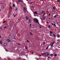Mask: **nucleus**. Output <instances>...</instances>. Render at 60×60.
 <instances>
[{"label":"nucleus","mask_w":60,"mask_h":60,"mask_svg":"<svg viewBox=\"0 0 60 60\" xmlns=\"http://www.w3.org/2000/svg\"><path fill=\"white\" fill-rule=\"evenodd\" d=\"M54 56L55 57H56L57 56V55H56V54H55L54 55Z\"/></svg>","instance_id":"25"},{"label":"nucleus","mask_w":60,"mask_h":60,"mask_svg":"<svg viewBox=\"0 0 60 60\" xmlns=\"http://www.w3.org/2000/svg\"><path fill=\"white\" fill-rule=\"evenodd\" d=\"M17 44H18V45H20V44H19V43H18Z\"/></svg>","instance_id":"45"},{"label":"nucleus","mask_w":60,"mask_h":60,"mask_svg":"<svg viewBox=\"0 0 60 60\" xmlns=\"http://www.w3.org/2000/svg\"><path fill=\"white\" fill-rule=\"evenodd\" d=\"M53 25L55 26H56V24H54Z\"/></svg>","instance_id":"31"},{"label":"nucleus","mask_w":60,"mask_h":60,"mask_svg":"<svg viewBox=\"0 0 60 60\" xmlns=\"http://www.w3.org/2000/svg\"><path fill=\"white\" fill-rule=\"evenodd\" d=\"M11 21H12L11 20L10 21V22H11Z\"/></svg>","instance_id":"58"},{"label":"nucleus","mask_w":60,"mask_h":60,"mask_svg":"<svg viewBox=\"0 0 60 60\" xmlns=\"http://www.w3.org/2000/svg\"><path fill=\"white\" fill-rule=\"evenodd\" d=\"M8 20H9V21H10V19H8Z\"/></svg>","instance_id":"63"},{"label":"nucleus","mask_w":60,"mask_h":60,"mask_svg":"<svg viewBox=\"0 0 60 60\" xmlns=\"http://www.w3.org/2000/svg\"><path fill=\"white\" fill-rule=\"evenodd\" d=\"M1 11V9H0V11Z\"/></svg>","instance_id":"59"},{"label":"nucleus","mask_w":60,"mask_h":60,"mask_svg":"<svg viewBox=\"0 0 60 60\" xmlns=\"http://www.w3.org/2000/svg\"><path fill=\"white\" fill-rule=\"evenodd\" d=\"M46 19V18L44 17V18H43V19Z\"/></svg>","instance_id":"28"},{"label":"nucleus","mask_w":60,"mask_h":60,"mask_svg":"<svg viewBox=\"0 0 60 60\" xmlns=\"http://www.w3.org/2000/svg\"><path fill=\"white\" fill-rule=\"evenodd\" d=\"M37 60H38V59L37 58Z\"/></svg>","instance_id":"56"},{"label":"nucleus","mask_w":60,"mask_h":60,"mask_svg":"<svg viewBox=\"0 0 60 60\" xmlns=\"http://www.w3.org/2000/svg\"><path fill=\"white\" fill-rule=\"evenodd\" d=\"M45 12V11H42V14H43V13H44Z\"/></svg>","instance_id":"14"},{"label":"nucleus","mask_w":60,"mask_h":60,"mask_svg":"<svg viewBox=\"0 0 60 60\" xmlns=\"http://www.w3.org/2000/svg\"><path fill=\"white\" fill-rule=\"evenodd\" d=\"M25 48H26V46H25Z\"/></svg>","instance_id":"54"},{"label":"nucleus","mask_w":60,"mask_h":60,"mask_svg":"<svg viewBox=\"0 0 60 60\" xmlns=\"http://www.w3.org/2000/svg\"><path fill=\"white\" fill-rule=\"evenodd\" d=\"M55 42V41H53V42L51 43L50 44V46H51V47H52L53 46V44H54V43Z\"/></svg>","instance_id":"2"},{"label":"nucleus","mask_w":60,"mask_h":60,"mask_svg":"<svg viewBox=\"0 0 60 60\" xmlns=\"http://www.w3.org/2000/svg\"><path fill=\"white\" fill-rule=\"evenodd\" d=\"M15 4H13V7H15Z\"/></svg>","instance_id":"17"},{"label":"nucleus","mask_w":60,"mask_h":60,"mask_svg":"<svg viewBox=\"0 0 60 60\" xmlns=\"http://www.w3.org/2000/svg\"><path fill=\"white\" fill-rule=\"evenodd\" d=\"M39 27H40V28H41V26H39Z\"/></svg>","instance_id":"38"},{"label":"nucleus","mask_w":60,"mask_h":60,"mask_svg":"<svg viewBox=\"0 0 60 60\" xmlns=\"http://www.w3.org/2000/svg\"><path fill=\"white\" fill-rule=\"evenodd\" d=\"M10 8H11V9H12V7H11V6H10Z\"/></svg>","instance_id":"41"},{"label":"nucleus","mask_w":60,"mask_h":60,"mask_svg":"<svg viewBox=\"0 0 60 60\" xmlns=\"http://www.w3.org/2000/svg\"><path fill=\"white\" fill-rule=\"evenodd\" d=\"M8 60H10V58H8Z\"/></svg>","instance_id":"35"},{"label":"nucleus","mask_w":60,"mask_h":60,"mask_svg":"<svg viewBox=\"0 0 60 60\" xmlns=\"http://www.w3.org/2000/svg\"><path fill=\"white\" fill-rule=\"evenodd\" d=\"M16 15H17V14H15V16H16Z\"/></svg>","instance_id":"62"},{"label":"nucleus","mask_w":60,"mask_h":60,"mask_svg":"<svg viewBox=\"0 0 60 60\" xmlns=\"http://www.w3.org/2000/svg\"><path fill=\"white\" fill-rule=\"evenodd\" d=\"M26 19H27V20H28L29 19H28V17H27V16H26Z\"/></svg>","instance_id":"11"},{"label":"nucleus","mask_w":60,"mask_h":60,"mask_svg":"<svg viewBox=\"0 0 60 60\" xmlns=\"http://www.w3.org/2000/svg\"><path fill=\"white\" fill-rule=\"evenodd\" d=\"M49 16H50V14H49Z\"/></svg>","instance_id":"49"},{"label":"nucleus","mask_w":60,"mask_h":60,"mask_svg":"<svg viewBox=\"0 0 60 60\" xmlns=\"http://www.w3.org/2000/svg\"><path fill=\"white\" fill-rule=\"evenodd\" d=\"M34 22H36L38 23H39V22H38V20L36 19L35 18H34Z\"/></svg>","instance_id":"1"},{"label":"nucleus","mask_w":60,"mask_h":60,"mask_svg":"<svg viewBox=\"0 0 60 60\" xmlns=\"http://www.w3.org/2000/svg\"><path fill=\"white\" fill-rule=\"evenodd\" d=\"M38 55L40 56H41V54H39Z\"/></svg>","instance_id":"36"},{"label":"nucleus","mask_w":60,"mask_h":60,"mask_svg":"<svg viewBox=\"0 0 60 60\" xmlns=\"http://www.w3.org/2000/svg\"><path fill=\"white\" fill-rule=\"evenodd\" d=\"M15 15L14 16V17H15Z\"/></svg>","instance_id":"55"},{"label":"nucleus","mask_w":60,"mask_h":60,"mask_svg":"<svg viewBox=\"0 0 60 60\" xmlns=\"http://www.w3.org/2000/svg\"><path fill=\"white\" fill-rule=\"evenodd\" d=\"M23 8L24 9V10H26V8H25V7H24Z\"/></svg>","instance_id":"22"},{"label":"nucleus","mask_w":60,"mask_h":60,"mask_svg":"<svg viewBox=\"0 0 60 60\" xmlns=\"http://www.w3.org/2000/svg\"><path fill=\"white\" fill-rule=\"evenodd\" d=\"M50 36H51V34L50 35Z\"/></svg>","instance_id":"61"},{"label":"nucleus","mask_w":60,"mask_h":60,"mask_svg":"<svg viewBox=\"0 0 60 60\" xmlns=\"http://www.w3.org/2000/svg\"><path fill=\"white\" fill-rule=\"evenodd\" d=\"M18 2L19 3V2H21V3H23V1H22V0H19V1H18Z\"/></svg>","instance_id":"7"},{"label":"nucleus","mask_w":60,"mask_h":60,"mask_svg":"<svg viewBox=\"0 0 60 60\" xmlns=\"http://www.w3.org/2000/svg\"><path fill=\"white\" fill-rule=\"evenodd\" d=\"M49 46H47L46 49H45V50H48V49H49Z\"/></svg>","instance_id":"8"},{"label":"nucleus","mask_w":60,"mask_h":60,"mask_svg":"<svg viewBox=\"0 0 60 60\" xmlns=\"http://www.w3.org/2000/svg\"><path fill=\"white\" fill-rule=\"evenodd\" d=\"M7 41L8 42H10L11 41V40L9 39H7Z\"/></svg>","instance_id":"3"},{"label":"nucleus","mask_w":60,"mask_h":60,"mask_svg":"<svg viewBox=\"0 0 60 60\" xmlns=\"http://www.w3.org/2000/svg\"><path fill=\"white\" fill-rule=\"evenodd\" d=\"M18 10V9L16 8V9H15V11H17Z\"/></svg>","instance_id":"42"},{"label":"nucleus","mask_w":60,"mask_h":60,"mask_svg":"<svg viewBox=\"0 0 60 60\" xmlns=\"http://www.w3.org/2000/svg\"><path fill=\"white\" fill-rule=\"evenodd\" d=\"M47 54V53H44L43 54H42V55H45V54Z\"/></svg>","instance_id":"34"},{"label":"nucleus","mask_w":60,"mask_h":60,"mask_svg":"<svg viewBox=\"0 0 60 60\" xmlns=\"http://www.w3.org/2000/svg\"><path fill=\"white\" fill-rule=\"evenodd\" d=\"M8 44L6 43H5L4 44V46H6Z\"/></svg>","instance_id":"4"},{"label":"nucleus","mask_w":60,"mask_h":60,"mask_svg":"<svg viewBox=\"0 0 60 60\" xmlns=\"http://www.w3.org/2000/svg\"><path fill=\"white\" fill-rule=\"evenodd\" d=\"M58 15H56L55 16H54V18H56V17H58Z\"/></svg>","instance_id":"10"},{"label":"nucleus","mask_w":60,"mask_h":60,"mask_svg":"<svg viewBox=\"0 0 60 60\" xmlns=\"http://www.w3.org/2000/svg\"><path fill=\"white\" fill-rule=\"evenodd\" d=\"M27 42H30V41H27Z\"/></svg>","instance_id":"44"},{"label":"nucleus","mask_w":60,"mask_h":60,"mask_svg":"<svg viewBox=\"0 0 60 60\" xmlns=\"http://www.w3.org/2000/svg\"><path fill=\"white\" fill-rule=\"evenodd\" d=\"M57 36V37H58V38H60V34H58Z\"/></svg>","instance_id":"6"},{"label":"nucleus","mask_w":60,"mask_h":60,"mask_svg":"<svg viewBox=\"0 0 60 60\" xmlns=\"http://www.w3.org/2000/svg\"><path fill=\"white\" fill-rule=\"evenodd\" d=\"M57 2H60V0H57Z\"/></svg>","instance_id":"19"},{"label":"nucleus","mask_w":60,"mask_h":60,"mask_svg":"<svg viewBox=\"0 0 60 60\" xmlns=\"http://www.w3.org/2000/svg\"><path fill=\"white\" fill-rule=\"evenodd\" d=\"M52 25L53 26L54 25V24H53V23H52Z\"/></svg>","instance_id":"48"},{"label":"nucleus","mask_w":60,"mask_h":60,"mask_svg":"<svg viewBox=\"0 0 60 60\" xmlns=\"http://www.w3.org/2000/svg\"><path fill=\"white\" fill-rule=\"evenodd\" d=\"M45 42H44L43 43V44H45Z\"/></svg>","instance_id":"46"},{"label":"nucleus","mask_w":60,"mask_h":60,"mask_svg":"<svg viewBox=\"0 0 60 60\" xmlns=\"http://www.w3.org/2000/svg\"><path fill=\"white\" fill-rule=\"evenodd\" d=\"M10 15H8V18H10Z\"/></svg>","instance_id":"37"},{"label":"nucleus","mask_w":60,"mask_h":60,"mask_svg":"<svg viewBox=\"0 0 60 60\" xmlns=\"http://www.w3.org/2000/svg\"><path fill=\"white\" fill-rule=\"evenodd\" d=\"M2 27H0V29L1 30H2Z\"/></svg>","instance_id":"29"},{"label":"nucleus","mask_w":60,"mask_h":60,"mask_svg":"<svg viewBox=\"0 0 60 60\" xmlns=\"http://www.w3.org/2000/svg\"><path fill=\"white\" fill-rule=\"evenodd\" d=\"M41 0V1H44V0Z\"/></svg>","instance_id":"60"},{"label":"nucleus","mask_w":60,"mask_h":60,"mask_svg":"<svg viewBox=\"0 0 60 60\" xmlns=\"http://www.w3.org/2000/svg\"><path fill=\"white\" fill-rule=\"evenodd\" d=\"M53 35L54 37H56V36H55V34H53Z\"/></svg>","instance_id":"30"},{"label":"nucleus","mask_w":60,"mask_h":60,"mask_svg":"<svg viewBox=\"0 0 60 60\" xmlns=\"http://www.w3.org/2000/svg\"><path fill=\"white\" fill-rule=\"evenodd\" d=\"M49 32L50 33V34H53V32L51 31H50Z\"/></svg>","instance_id":"9"},{"label":"nucleus","mask_w":60,"mask_h":60,"mask_svg":"<svg viewBox=\"0 0 60 60\" xmlns=\"http://www.w3.org/2000/svg\"><path fill=\"white\" fill-rule=\"evenodd\" d=\"M6 28V27H4V29H5V28Z\"/></svg>","instance_id":"40"},{"label":"nucleus","mask_w":60,"mask_h":60,"mask_svg":"<svg viewBox=\"0 0 60 60\" xmlns=\"http://www.w3.org/2000/svg\"><path fill=\"white\" fill-rule=\"evenodd\" d=\"M1 37H2V36H1V35H0V39L1 38Z\"/></svg>","instance_id":"43"},{"label":"nucleus","mask_w":60,"mask_h":60,"mask_svg":"<svg viewBox=\"0 0 60 60\" xmlns=\"http://www.w3.org/2000/svg\"><path fill=\"white\" fill-rule=\"evenodd\" d=\"M6 22V21H4L3 22V23H5V22Z\"/></svg>","instance_id":"23"},{"label":"nucleus","mask_w":60,"mask_h":60,"mask_svg":"<svg viewBox=\"0 0 60 60\" xmlns=\"http://www.w3.org/2000/svg\"><path fill=\"white\" fill-rule=\"evenodd\" d=\"M0 4H2V3H0Z\"/></svg>","instance_id":"51"},{"label":"nucleus","mask_w":60,"mask_h":60,"mask_svg":"<svg viewBox=\"0 0 60 60\" xmlns=\"http://www.w3.org/2000/svg\"><path fill=\"white\" fill-rule=\"evenodd\" d=\"M38 23V24H39V25L40 26H41V24H40V23H39H39Z\"/></svg>","instance_id":"39"},{"label":"nucleus","mask_w":60,"mask_h":60,"mask_svg":"<svg viewBox=\"0 0 60 60\" xmlns=\"http://www.w3.org/2000/svg\"><path fill=\"white\" fill-rule=\"evenodd\" d=\"M52 8H53V10H55V7H52Z\"/></svg>","instance_id":"18"},{"label":"nucleus","mask_w":60,"mask_h":60,"mask_svg":"<svg viewBox=\"0 0 60 60\" xmlns=\"http://www.w3.org/2000/svg\"><path fill=\"white\" fill-rule=\"evenodd\" d=\"M32 54H34V52L32 53Z\"/></svg>","instance_id":"53"},{"label":"nucleus","mask_w":60,"mask_h":60,"mask_svg":"<svg viewBox=\"0 0 60 60\" xmlns=\"http://www.w3.org/2000/svg\"><path fill=\"white\" fill-rule=\"evenodd\" d=\"M48 57V58H47V60H49V58H50V59H51V58H50V57Z\"/></svg>","instance_id":"21"},{"label":"nucleus","mask_w":60,"mask_h":60,"mask_svg":"<svg viewBox=\"0 0 60 60\" xmlns=\"http://www.w3.org/2000/svg\"><path fill=\"white\" fill-rule=\"evenodd\" d=\"M30 34L31 35H33V34H32V33H31L30 32Z\"/></svg>","instance_id":"32"},{"label":"nucleus","mask_w":60,"mask_h":60,"mask_svg":"<svg viewBox=\"0 0 60 60\" xmlns=\"http://www.w3.org/2000/svg\"><path fill=\"white\" fill-rule=\"evenodd\" d=\"M32 7H33V8H34V6H31Z\"/></svg>","instance_id":"52"},{"label":"nucleus","mask_w":60,"mask_h":60,"mask_svg":"<svg viewBox=\"0 0 60 60\" xmlns=\"http://www.w3.org/2000/svg\"><path fill=\"white\" fill-rule=\"evenodd\" d=\"M6 51H8V50H6Z\"/></svg>","instance_id":"57"},{"label":"nucleus","mask_w":60,"mask_h":60,"mask_svg":"<svg viewBox=\"0 0 60 60\" xmlns=\"http://www.w3.org/2000/svg\"><path fill=\"white\" fill-rule=\"evenodd\" d=\"M31 27V24H30V27Z\"/></svg>","instance_id":"33"},{"label":"nucleus","mask_w":60,"mask_h":60,"mask_svg":"<svg viewBox=\"0 0 60 60\" xmlns=\"http://www.w3.org/2000/svg\"><path fill=\"white\" fill-rule=\"evenodd\" d=\"M11 35H10L9 36H10Z\"/></svg>","instance_id":"64"},{"label":"nucleus","mask_w":60,"mask_h":60,"mask_svg":"<svg viewBox=\"0 0 60 60\" xmlns=\"http://www.w3.org/2000/svg\"><path fill=\"white\" fill-rule=\"evenodd\" d=\"M45 14H46V13H45L43 15V16H42L43 17L45 15Z\"/></svg>","instance_id":"20"},{"label":"nucleus","mask_w":60,"mask_h":60,"mask_svg":"<svg viewBox=\"0 0 60 60\" xmlns=\"http://www.w3.org/2000/svg\"><path fill=\"white\" fill-rule=\"evenodd\" d=\"M47 55H49V53H47Z\"/></svg>","instance_id":"50"},{"label":"nucleus","mask_w":60,"mask_h":60,"mask_svg":"<svg viewBox=\"0 0 60 60\" xmlns=\"http://www.w3.org/2000/svg\"><path fill=\"white\" fill-rule=\"evenodd\" d=\"M24 11V12H26V10H23Z\"/></svg>","instance_id":"13"},{"label":"nucleus","mask_w":60,"mask_h":60,"mask_svg":"<svg viewBox=\"0 0 60 60\" xmlns=\"http://www.w3.org/2000/svg\"><path fill=\"white\" fill-rule=\"evenodd\" d=\"M17 59V60H20H20H21V58H19V59Z\"/></svg>","instance_id":"16"},{"label":"nucleus","mask_w":60,"mask_h":60,"mask_svg":"<svg viewBox=\"0 0 60 60\" xmlns=\"http://www.w3.org/2000/svg\"><path fill=\"white\" fill-rule=\"evenodd\" d=\"M34 14H38L36 11H35V12H34Z\"/></svg>","instance_id":"5"},{"label":"nucleus","mask_w":60,"mask_h":60,"mask_svg":"<svg viewBox=\"0 0 60 60\" xmlns=\"http://www.w3.org/2000/svg\"><path fill=\"white\" fill-rule=\"evenodd\" d=\"M50 56H53V54H51Z\"/></svg>","instance_id":"15"},{"label":"nucleus","mask_w":60,"mask_h":60,"mask_svg":"<svg viewBox=\"0 0 60 60\" xmlns=\"http://www.w3.org/2000/svg\"><path fill=\"white\" fill-rule=\"evenodd\" d=\"M30 3V4H32L33 3V2H32Z\"/></svg>","instance_id":"27"},{"label":"nucleus","mask_w":60,"mask_h":60,"mask_svg":"<svg viewBox=\"0 0 60 60\" xmlns=\"http://www.w3.org/2000/svg\"><path fill=\"white\" fill-rule=\"evenodd\" d=\"M48 27H49V28H50V27H50V25H49V26H48Z\"/></svg>","instance_id":"26"},{"label":"nucleus","mask_w":60,"mask_h":60,"mask_svg":"<svg viewBox=\"0 0 60 60\" xmlns=\"http://www.w3.org/2000/svg\"><path fill=\"white\" fill-rule=\"evenodd\" d=\"M29 22L30 23V22H31V20H29Z\"/></svg>","instance_id":"24"},{"label":"nucleus","mask_w":60,"mask_h":60,"mask_svg":"<svg viewBox=\"0 0 60 60\" xmlns=\"http://www.w3.org/2000/svg\"><path fill=\"white\" fill-rule=\"evenodd\" d=\"M46 23H47V24H49V23L48 22H46Z\"/></svg>","instance_id":"47"},{"label":"nucleus","mask_w":60,"mask_h":60,"mask_svg":"<svg viewBox=\"0 0 60 60\" xmlns=\"http://www.w3.org/2000/svg\"><path fill=\"white\" fill-rule=\"evenodd\" d=\"M0 44L1 45L2 44V41H0Z\"/></svg>","instance_id":"12"}]
</instances>
